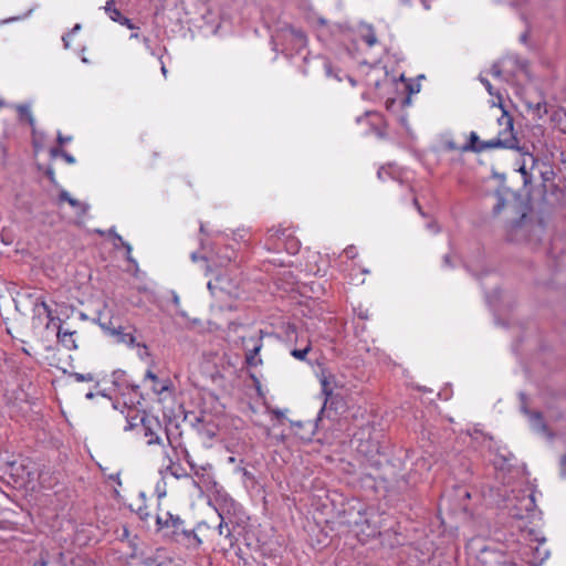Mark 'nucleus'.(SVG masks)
I'll return each instance as SVG.
<instances>
[{
    "label": "nucleus",
    "mask_w": 566,
    "mask_h": 566,
    "mask_svg": "<svg viewBox=\"0 0 566 566\" xmlns=\"http://www.w3.org/2000/svg\"><path fill=\"white\" fill-rule=\"evenodd\" d=\"M496 96L499 98L497 106L502 109V115L497 118V124L502 129L499 130L496 137L489 139V146H491V149H520L518 139L514 133L513 117L504 108L502 104V96L500 94H496Z\"/></svg>",
    "instance_id": "1"
},
{
    "label": "nucleus",
    "mask_w": 566,
    "mask_h": 566,
    "mask_svg": "<svg viewBox=\"0 0 566 566\" xmlns=\"http://www.w3.org/2000/svg\"><path fill=\"white\" fill-rule=\"evenodd\" d=\"M381 430L368 422L354 433L353 442L356 443V450L359 453L371 458L381 452Z\"/></svg>",
    "instance_id": "2"
},
{
    "label": "nucleus",
    "mask_w": 566,
    "mask_h": 566,
    "mask_svg": "<svg viewBox=\"0 0 566 566\" xmlns=\"http://www.w3.org/2000/svg\"><path fill=\"white\" fill-rule=\"evenodd\" d=\"M239 505L232 500L224 497L218 501L217 513L220 517V523L218 525V533L220 536H224L229 539V545H233V535L232 530L230 528L231 515L237 513Z\"/></svg>",
    "instance_id": "3"
},
{
    "label": "nucleus",
    "mask_w": 566,
    "mask_h": 566,
    "mask_svg": "<svg viewBox=\"0 0 566 566\" xmlns=\"http://www.w3.org/2000/svg\"><path fill=\"white\" fill-rule=\"evenodd\" d=\"M263 336L264 333L260 329L255 335L242 337L244 361L248 367H256L263 364L262 358L259 356L263 347Z\"/></svg>",
    "instance_id": "4"
},
{
    "label": "nucleus",
    "mask_w": 566,
    "mask_h": 566,
    "mask_svg": "<svg viewBox=\"0 0 566 566\" xmlns=\"http://www.w3.org/2000/svg\"><path fill=\"white\" fill-rule=\"evenodd\" d=\"M156 525L158 530L165 531V534L175 541L184 530L185 522L179 515L171 514L170 512H163L157 514Z\"/></svg>",
    "instance_id": "5"
},
{
    "label": "nucleus",
    "mask_w": 566,
    "mask_h": 566,
    "mask_svg": "<svg viewBox=\"0 0 566 566\" xmlns=\"http://www.w3.org/2000/svg\"><path fill=\"white\" fill-rule=\"evenodd\" d=\"M207 287L211 295L217 298H222L223 295L233 297L238 296L237 286L227 275L223 274H219L213 280H210L207 283Z\"/></svg>",
    "instance_id": "6"
},
{
    "label": "nucleus",
    "mask_w": 566,
    "mask_h": 566,
    "mask_svg": "<svg viewBox=\"0 0 566 566\" xmlns=\"http://www.w3.org/2000/svg\"><path fill=\"white\" fill-rule=\"evenodd\" d=\"M145 380H150L153 382L151 390L158 396L160 399L166 398L172 394V382L170 379H159L157 375H155L150 369H148L145 374Z\"/></svg>",
    "instance_id": "7"
},
{
    "label": "nucleus",
    "mask_w": 566,
    "mask_h": 566,
    "mask_svg": "<svg viewBox=\"0 0 566 566\" xmlns=\"http://www.w3.org/2000/svg\"><path fill=\"white\" fill-rule=\"evenodd\" d=\"M520 398L522 401L521 411L528 418L530 424L533 430L537 432L547 433L548 429L544 421V417L539 411H531L526 406V396L525 394H520Z\"/></svg>",
    "instance_id": "8"
},
{
    "label": "nucleus",
    "mask_w": 566,
    "mask_h": 566,
    "mask_svg": "<svg viewBox=\"0 0 566 566\" xmlns=\"http://www.w3.org/2000/svg\"><path fill=\"white\" fill-rule=\"evenodd\" d=\"M34 315L33 319H40L41 315L44 314L46 317L45 328L50 329L55 326V322H60V318L53 316L51 307L46 304L43 298H38L33 307Z\"/></svg>",
    "instance_id": "9"
},
{
    "label": "nucleus",
    "mask_w": 566,
    "mask_h": 566,
    "mask_svg": "<svg viewBox=\"0 0 566 566\" xmlns=\"http://www.w3.org/2000/svg\"><path fill=\"white\" fill-rule=\"evenodd\" d=\"M142 424L145 430V437H149L147 444L160 443L161 439L159 438L157 431L161 429V424L157 418L144 417L142 418Z\"/></svg>",
    "instance_id": "10"
},
{
    "label": "nucleus",
    "mask_w": 566,
    "mask_h": 566,
    "mask_svg": "<svg viewBox=\"0 0 566 566\" xmlns=\"http://www.w3.org/2000/svg\"><path fill=\"white\" fill-rule=\"evenodd\" d=\"M282 33L286 40L292 42L296 50L305 48L307 43V36L301 29L289 25L282 30Z\"/></svg>",
    "instance_id": "11"
},
{
    "label": "nucleus",
    "mask_w": 566,
    "mask_h": 566,
    "mask_svg": "<svg viewBox=\"0 0 566 566\" xmlns=\"http://www.w3.org/2000/svg\"><path fill=\"white\" fill-rule=\"evenodd\" d=\"M285 229L272 228L268 231V238L265 245L269 250L280 251L282 249V242L287 238Z\"/></svg>",
    "instance_id": "12"
},
{
    "label": "nucleus",
    "mask_w": 566,
    "mask_h": 566,
    "mask_svg": "<svg viewBox=\"0 0 566 566\" xmlns=\"http://www.w3.org/2000/svg\"><path fill=\"white\" fill-rule=\"evenodd\" d=\"M174 542L192 549L200 547L202 544V541L197 533L193 530H187L186 527H184Z\"/></svg>",
    "instance_id": "13"
},
{
    "label": "nucleus",
    "mask_w": 566,
    "mask_h": 566,
    "mask_svg": "<svg viewBox=\"0 0 566 566\" xmlns=\"http://www.w3.org/2000/svg\"><path fill=\"white\" fill-rule=\"evenodd\" d=\"M489 149H491L489 140H480L475 132L470 133L469 142L462 146L463 151L483 153Z\"/></svg>",
    "instance_id": "14"
},
{
    "label": "nucleus",
    "mask_w": 566,
    "mask_h": 566,
    "mask_svg": "<svg viewBox=\"0 0 566 566\" xmlns=\"http://www.w3.org/2000/svg\"><path fill=\"white\" fill-rule=\"evenodd\" d=\"M167 439H168V442H169L170 447L172 448L176 457L177 458L181 457L189 464L191 470H195L196 465H195L193 460H192L189 451L187 450V448L185 446H182L181 442H176L175 440L170 439L169 436H167Z\"/></svg>",
    "instance_id": "15"
},
{
    "label": "nucleus",
    "mask_w": 566,
    "mask_h": 566,
    "mask_svg": "<svg viewBox=\"0 0 566 566\" xmlns=\"http://www.w3.org/2000/svg\"><path fill=\"white\" fill-rule=\"evenodd\" d=\"M283 334L286 342H295L298 343L305 338L307 335L305 332H298L297 327L294 324H286L283 326Z\"/></svg>",
    "instance_id": "16"
},
{
    "label": "nucleus",
    "mask_w": 566,
    "mask_h": 566,
    "mask_svg": "<svg viewBox=\"0 0 566 566\" xmlns=\"http://www.w3.org/2000/svg\"><path fill=\"white\" fill-rule=\"evenodd\" d=\"M551 120L559 132L566 134V109L562 107L553 109Z\"/></svg>",
    "instance_id": "17"
},
{
    "label": "nucleus",
    "mask_w": 566,
    "mask_h": 566,
    "mask_svg": "<svg viewBox=\"0 0 566 566\" xmlns=\"http://www.w3.org/2000/svg\"><path fill=\"white\" fill-rule=\"evenodd\" d=\"M298 343L302 345V347L293 348V349H291L290 353L295 359L301 360V361H307V355L312 350L311 340L307 337Z\"/></svg>",
    "instance_id": "18"
},
{
    "label": "nucleus",
    "mask_w": 566,
    "mask_h": 566,
    "mask_svg": "<svg viewBox=\"0 0 566 566\" xmlns=\"http://www.w3.org/2000/svg\"><path fill=\"white\" fill-rule=\"evenodd\" d=\"M54 327H57V339L60 343L63 344V346H65L67 349H76L77 348L75 340L73 338L74 332L64 331L56 323H55Z\"/></svg>",
    "instance_id": "19"
},
{
    "label": "nucleus",
    "mask_w": 566,
    "mask_h": 566,
    "mask_svg": "<svg viewBox=\"0 0 566 566\" xmlns=\"http://www.w3.org/2000/svg\"><path fill=\"white\" fill-rule=\"evenodd\" d=\"M321 385H322V394L325 396V402H324V406L321 409L319 413L324 412L327 403H331V406L335 405V409L337 410L338 409V406H337L338 401H336V397L332 392V389H331L328 380L326 378H324L321 381Z\"/></svg>",
    "instance_id": "20"
},
{
    "label": "nucleus",
    "mask_w": 566,
    "mask_h": 566,
    "mask_svg": "<svg viewBox=\"0 0 566 566\" xmlns=\"http://www.w3.org/2000/svg\"><path fill=\"white\" fill-rule=\"evenodd\" d=\"M526 106L533 112V115L538 119H542L549 112V107L545 101L537 102L535 104L526 102Z\"/></svg>",
    "instance_id": "21"
},
{
    "label": "nucleus",
    "mask_w": 566,
    "mask_h": 566,
    "mask_svg": "<svg viewBox=\"0 0 566 566\" xmlns=\"http://www.w3.org/2000/svg\"><path fill=\"white\" fill-rule=\"evenodd\" d=\"M15 109L18 112V115H19V120L20 122H25L28 123L31 127L34 126V117L32 115V112H31V108H30V105L28 104H20V105H17L15 106Z\"/></svg>",
    "instance_id": "22"
},
{
    "label": "nucleus",
    "mask_w": 566,
    "mask_h": 566,
    "mask_svg": "<svg viewBox=\"0 0 566 566\" xmlns=\"http://www.w3.org/2000/svg\"><path fill=\"white\" fill-rule=\"evenodd\" d=\"M506 191H502V190H496L493 195V198H494V203H493V214L494 216H497L501 213V211L505 208L506 206Z\"/></svg>",
    "instance_id": "23"
},
{
    "label": "nucleus",
    "mask_w": 566,
    "mask_h": 566,
    "mask_svg": "<svg viewBox=\"0 0 566 566\" xmlns=\"http://www.w3.org/2000/svg\"><path fill=\"white\" fill-rule=\"evenodd\" d=\"M117 343L134 347L136 345V337L132 333H125L122 326H118L115 335Z\"/></svg>",
    "instance_id": "24"
},
{
    "label": "nucleus",
    "mask_w": 566,
    "mask_h": 566,
    "mask_svg": "<svg viewBox=\"0 0 566 566\" xmlns=\"http://www.w3.org/2000/svg\"><path fill=\"white\" fill-rule=\"evenodd\" d=\"M167 459L169 462L166 467L167 472H169L176 479L187 476L186 471L179 464H177L170 455H167Z\"/></svg>",
    "instance_id": "25"
},
{
    "label": "nucleus",
    "mask_w": 566,
    "mask_h": 566,
    "mask_svg": "<svg viewBox=\"0 0 566 566\" xmlns=\"http://www.w3.org/2000/svg\"><path fill=\"white\" fill-rule=\"evenodd\" d=\"M285 249L290 254H295L298 251V241L291 234L282 242V249Z\"/></svg>",
    "instance_id": "26"
},
{
    "label": "nucleus",
    "mask_w": 566,
    "mask_h": 566,
    "mask_svg": "<svg viewBox=\"0 0 566 566\" xmlns=\"http://www.w3.org/2000/svg\"><path fill=\"white\" fill-rule=\"evenodd\" d=\"M113 2L114 0H109L106 2L104 9H105V12L108 14V17L115 21V22H119L120 19L123 18L120 11L116 8L113 7Z\"/></svg>",
    "instance_id": "27"
},
{
    "label": "nucleus",
    "mask_w": 566,
    "mask_h": 566,
    "mask_svg": "<svg viewBox=\"0 0 566 566\" xmlns=\"http://www.w3.org/2000/svg\"><path fill=\"white\" fill-rule=\"evenodd\" d=\"M232 239L238 243L247 244L250 240V233L247 229H238L233 232Z\"/></svg>",
    "instance_id": "28"
},
{
    "label": "nucleus",
    "mask_w": 566,
    "mask_h": 566,
    "mask_svg": "<svg viewBox=\"0 0 566 566\" xmlns=\"http://www.w3.org/2000/svg\"><path fill=\"white\" fill-rule=\"evenodd\" d=\"M98 325L103 331H105L111 336H114L116 331L118 329V326H115L112 322V319L103 321L102 317L98 318Z\"/></svg>",
    "instance_id": "29"
},
{
    "label": "nucleus",
    "mask_w": 566,
    "mask_h": 566,
    "mask_svg": "<svg viewBox=\"0 0 566 566\" xmlns=\"http://www.w3.org/2000/svg\"><path fill=\"white\" fill-rule=\"evenodd\" d=\"M233 258L234 251L226 248L224 253L221 256H219L218 264L221 266H226L228 263L232 261Z\"/></svg>",
    "instance_id": "30"
},
{
    "label": "nucleus",
    "mask_w": 566,
    "mask_h": 566,
    "mask_svg": "<svg viewBox=\"0 0 566 566\" xmlns=\"http://www.w3.org/2000/svg\"><path fill=\"white\" fill-rule=\"evenodd\" d=\"M69 205L72 206L73 208H75L78 211V213L82 216L85 214L90 208L87 203L81 202L74 198L72 200H70Z\"/></svg>",
    "instance_id": "31"
},
{
    "label": "nucleus",
    "mask_w": 566,
    "mask_h": 566,
    "mask_svg": "<svg viewBox=\"0 0 566 566\" xmlns=\"http://www.w3.org/2000/svg\"><path fill=\"white\" fill-rule=\"evenodd\" d=\"M70 376L77 382H84V381L90 382V381L94 380V375L91 373H88V374L72 373Z\"/></svg>",
    "instance_id": "32"
},
{
    "label": "nucleus",
    "mask_w": 566,
    "mask_h": 566,
    "mask_svg": "<svg viewBox=\"0 0 566 566\" xmlns=\"http://www.w3.org/2000/svg\"><path fill=\"white\" fill-rule=\"evenodd\" d=\"M442 266L444 269H452L454 268V256L451 253H447L442 258Z\"/></svg>",
    "instance_id": "33"
},
{
    "label": "nucleus",
    "mask_w": 566,
    "mask_h": 566,
    "mask_svg": "<svg viewBox=\"0 0 566 566\" xmlns=\"http://www.w3.org/2000/svg\"><path fill=\"white\" fill-rule=\"evenodd\" d=\"M559 474L563 479L566 478V452L559 459Z\"/></svg>",
    "instance_id": "34"
},
{
    "label": "nucleus",
    "mask_w": 566,
    "mask_h": 566,
    "mask_svg": "<svg viewBox=\"0 0 566 566\" xmlns=\"http://www.w3.org/2000/svg\"><path fill=\"white\" fill-rule=\"evenodd\" d=\"M135 346L138 347V356L140 358H145V357H148L150 355L149 350H148V347L145 344L136 343Z\"/></svg>",
    "instance_id": "35"
},
{
    "label": "nucleus",
    "mask_w": 566,
    "mask_h": 566,
    "mask_svg": "<svg viewBox=\"0 0 566 566\" xmlns=\"http://www.w3.org/2000/svg\"><path fill=\"white\" fill-rule=\"evenodd\" d=\"M481 83L484 85L490 95H494L493 86L488 78L480 77Z\"/></svg>",
    "instance_id": "36"
},
{
    "label": "nucleus",
    "mask_w": 566,
    "mask_h": 566,
    "mask_svg": "<svg viewBox=\"0 0 566 566\" xmlns=\"http://www.w3.org/2000/svg\"><path fill=\"white\" fill-rule=\"evenodd\" d=\"M61 157L70 165L75 164V158L67 151H61Z\"/></svg>",
    "instance_id": "37"
},
{
    "label": "nucleus",
    "mask_w": 566,
    "mask_h": 566,
    "mask_svg": "<svg viewBox=\"0 0 566 566\" xmlns=\"http://www.w3.org/2000/svg\"><path fill=\"white\" fill-rule=\"evenodd\" d=\"M118 23H120V24H123V25H126V27H127L128 29H130V30L136 29V27H135V24L132 22V20H129V19H128V18H126V17H123Z\"/></svg>",
    "instance_id": "38"
},
{
    "label": "nucleus",
    "mask_w": 566,
    "mask_h": 566,
    "mask_svg": "<svg viewBox=\"0 0 566 566\" xmlns=\"http://www.w3.org/2000/svg\"><path fill=\"white\" fill-rule=\"evenodd\" d=\"M56 139H57L59 145H61V146H62V145H64V144H66V143L71 142V140H72V137H71V136H63V135L59 132V133H57V138H56Z\"/></svg>",
    "instance_id": "39"
},
{
    "label": "nucleus",
    "mask_w": 566,
    "mask_h": 566,
    "mask_svg": "<svg viewBox=\"0 0 566 566\" xmlns=\"http://www.w3.org/2000/svg\"><path fill=\"white\" fill-rule=\"evenodd\" d=\"M324 70H325L326 76H328V77L334 76L332 66L328 62H324ZM335 77L337 81H340V78L337 77L336 75H335Z\"/></svg>",
    "instance_id": "40"
},
{
    "label": "nucleus",
    "mask_w": 566,
    "mask_h": 566,
    "mask_svg": "<svg viewBox=\"0 0 566 566\" xmlns=\"http://www.w3.org/2000/svg\"><path fill=\"white\" fill-rule=\"evenodd\" d=\"M73 198L70 196V193L66 191V190H62L59 195V200L60 201H66L67 203L70 202V200H72Z\"/></svg>",
    "instance_id": "41"
},
{
    "label": "nucleus",
    "mask_w": 566,
    "mask_h": 566,
    "mask_svg": "<svg viewBox=\"0 0 566 566\" xmlns=\"http://www.w3.org/2000/svg\"><path fill=\"white\" fill-rule=\"evenodd\" d=\"M344 253L346 254V256H347V258L353 259V258H355V255H356V249H355V247H353V245L347 247V248L344 250Z\"/></svg>",
    "instance_id": "42"
},
{
    "label": "nucleus",
    "mask_w": 566,
    "mask_h": 566,
    "mask_svg": "<svg viewBox=\"0 0 566 566\" xmlns=\"http://www.w3.org/2000/svg\"><path fill=\"white\" fill-rule=\"evenodd\" d=\"M365 41L369 46H373L377 42V38L374 33L365 36Z\"/></svg>",
    "instance_id": "43"
},
{
    "label": "nucleus",
    "mask_w": 566,
    "mask_h": 566,
    "mask_svg": "<svg viewBox=\"0 0 566 566\" xmlns=\"http://www.w3.org/2000/svg\"><path fill=\"white\" fill-rule=\"evenodd\" d=\"M122 247L126 250V253H127V260L128 261H132V258H130V253H132V245L126 242V241H123L122 243Z\"/></svg>",
    "instance_id": "44"
},
{
    "label": "nucleus",
    "mask_w": 566,
    "mask_h": 566,
    "mask_svg": "<svg viewBox=\"0 0 566 566\" xmlns=\"http://www.w3.org/2000/svg\"><path fill=\"white\" fill-rule=\"evenodd\" d=\"M143 43L145 44L146 49L150 52L151 55H157V53L150 46V40L148 38L144 36Z\"/></svg>",
    "instance_id": "45"
},
{
    "label": "nucleus",
    "mask_w": 566,
    "mask_h": 566,
    "mask_svg": "<svg viewBox=\"0 0 566 566\" xmlns=\"http://www.w3.org/2000/svg\"><path fill=\"white\" fill-rule=\"evenodd\" d=\"M491 74L494 76V77H500L501 74H502V71L501 69L499 67L497 64H494L491 69Z\"/></svg>",
    "instance_id": "46"
},
{
    "label": "nucleus",
    "mask_w": 566,
    "mask_h": 566,
    "mask_svg": "<svg viewBox=\"0 0 566 566\" xmlns=\"http://www.w3.org/2000/svg\"><path fill=\"white\" fill-rule=\"evenodd\" d=\"M158 61L160 63V71H161V74L164 75V77L167 76V69H166V65H165V62L163 61V56L161 55H158Z\"/></svg>",
    "instance_id": "47"
},
{
    "label": "nucleus",
    "mask_w": 566,
    "mask_h": 566,
    "mask_svg": "<svg viewBox=\"0 0 566 566\" xmlns=\"http://www.w3.org/2000/svg\"><path fill=\"white\" fill-rule=\"evenodd\" d=\"M61 151H64V150L60 147H53L50 149V155L52 157H59V156L61 157Z\"/></svg>",
    "instance_id": "48"
},
{
    "label": "nucleus",
    "mask_w": 566,
    "mask_h": 566,
    "mask_svg": "<svg viewBox=\"0 0 566 566\" xmlns=\"http://www.w3.org/2000/svg\"><path fill=\"white\" fill-rule=\"evenodd\" d=\"M528 31L526 30L524 33L521 34L520 36V41L523 43V44H527V40H528Z\"/></svg>",
    "instance_id": "49"
},
{
    "label": "nucleus",
    "mask_w": 566,
    "mask_h": 566,
    "mask_svg": "<svg viewBox=\"0 0 566 566\" xmlns=\"http://www.w3.org/2000/svg\"><path fill=\"white\" fill-rule=\"evenodd\" d=\"M70 35H71V34H70V33H67L66 35H64V36L62 38V41H63V43H64V48H65V49H69V48H70V40H69Z\"/></svg>",
    "instance_id": "50"
},
{
    "label": "nucleus",
    "mask_w": 566,
    "mask_h": 566,
    "mask_svg": "<svg viewBox=\"0 0 566 566\" xmlns=\"http://www.w3.org/2000/svg\"><path fill=\"white\" fill-rule=\"evenodd\" d=\"M402 1L406 2V3H410L411 2V0H402ZM420 1H421V3H422L424 9H427V10L430 9L428 0H420Z\"/></svg>",
    "instance_id": "51"
},
{
    "label": "nucleus",
    "mask_w": 566,
    "mask_h": 566,
    "mask_svg": "<svg viewBox=\"0 0 566 566\" xmlns=\"http://www.w3.org/2000/svg\"><path fill=\"white\" fill-rule=\"evenodd\" d=\"M109 233H111V234H112V235H113V237H114V238H115L119 243H122V242L124 241V240H123V238H122L118 233H116L115 231L111 230V231H109Z\"/></svg>",
    "instance_id": "52"
},
{
    "label": "nucleus",
    "mask_w": 566,
    "mask_h": 566,
    "mask_svg": "<svg viewBox=\"0 0 566 566\" xmlns=\"http://www.w3.org/2000/svg\"><path fill=\"white\" fill-rule=\"evenodd\" d=\"M413 205L417 208V210L419 211V213L424 216V213L422 212L421 207H420V205H419L417 199H413Z\"/></svg>",
    "instance_id": "53"
},
{
    "label": "nucleus",
    "mask_w": 566,
    "mask_h": 566,
    "mask_svg": "<svg viewBox=\"0 0 566 566\" xmlns=\"http://www.w3.org/2000/svg\"><path fill=\"white\" fill-rule=\"evenodd\" d=\"M81 29V24H75L74 28L71 30L70 34H74L76 32H78V30Z\"/></svg>",
    "instance_id": "54"
},
{
    "label": "nucleus",
    "mask_w": 566,
    "mask_h": 566,
    "mask_svg": "<svg viewBox=\"0 0 566 566\" xmlns=\"http://www.w3.org/2000/svg\"><path fill=\"white\" fill-rule=\"evenodd\" d=\"M205 433H206L209 438H212V437H214V434H216V433H214V431H213V430H210V429H206V430H205Z\"/></svg>",
    "instance_id": "55"
},
{
    "label": "nucleus",
    "mask_w": 566,
    "mask_h": 566,
    "mask_svg": "<svg viewBox=\"0 0 566 566\" xmlns=\"http://www.w3.org/2000/svg\"><path fill=\"white\" fill-rule=\"evenodd\" d=\"M46 175H48V177L50 178V180L52 181V179H53V171H52V169H49V170L46 171Z\"/></svg>",
    "instance_id": "56"
},
{
    "label": "nucleus",
    "mask_w": 566,
    "mask_h": 566,
    "mask_svg": "<svg viewBox=\"0 0 566 566\" xmlns=\"http://www.w3.org/2000/svg\"><path fill=\"white\" fill-rule=\"evenodd\" d=\"M198 259H199L198 254H197L196 252H193V253L191 254V260H192V261H197Z\"/></svg>",
    "instance_id": "57"
},
{
    "label": "nucleus",
    "mask_w": 566,
    "mask_h": 566,
    "mask_svg": "<svg viewBox=\"0 0 566 566\" xmlns=\"http://www.w3.org/2000/svg\"><path fill=\"white\" fill-rule=\"evenodd\" d=\"M129 38L130 39H138L139 34L137 32H135V33H132Z\"/></svg>",
    "instance_id": "58"
},
{
    "label": "nucleus",
    "mask_w": 566,
    "mask_h": 566,
    "mask_svg": "<svg viewBox=\"0 0 566 566\" xmlns=\"http://www.w3.org/2000/svg\"><path fill=\"white\" fill-rule=\"evenodd\" d=\"M202 422V419L197 417L196 418V423H192L193 426H197V424H200Z\"/></svg>",
    "instance_id": "59"
},
{
    "label": "nucleus",
    "mask_w": 566,
    "mask_h": 566,
    "mask_svg": "<svg viewBox=\"0 0 566 566\" xmlns=\"http://www.w3.org/2000/svg\"><path fill=\"white\" fill-rule=\"evenodd\" d=\"M140 518L145 520L148 516V513L142 514V509L139 510Z\"/></svg>",
    "instance_id": "60"
},
{
    "label": "nucleus",
    "mask_w": 566,
    "mask_h": 566,
    "mask_svg": "<svg viewBox=\"0 0 566 566\" xmlns=\"http://www.w3.org/2000/svg\"><path fill=\"white\" fill-rule=\"evenodd\" d=\"M274 413H275L276 417H282L283 416V413L280 410L274 411Z\"/></svg>",
    "instance_id": "61"
},
{
    "label": "nucleus",
    "mask_w": 566,
    "mask_h": 566,
    "mask_svg": "<svg viewBox=\"0 0 566 566\" xmlns=\"http://www.w3.org/2000/svg\"><path fill=\"white\" fill-rule=\"evenodd\" d=\"M403 104H406V105L410 104V97L409 96L405 98Z\"/></svg>",
    "instance_id": "62"
},
{
    "label": "nucleus",
    "mask_w": 566,
    "mask_h": 566,
    "mask_svg": "<svg viewBox=\"0 0 566 566\" xmlns=\"http://www.w3.org/2000/svg\"><path fill=\"white\" fill-rule=\"evenodd\" d=\"M93 397H94L93 392H88V394H86V398H87V399H92Z\"/></svg>",
    "instance_id": "63"
},
{
    "label": "nucleus",
    "mask_w": 566,
    "mask_h": 566,
    "mask_svg": "<svg viewBox=\"0 0 566 566\" xmlns=\"http://www.w3.org/2000/svg\"><path fill=\"white\" fill-rule=\"evenodd\" d=\"M40 566H48V563L45 560H41Z\"/></svg>",
    "instance_id": "64"
}]
</instances>
